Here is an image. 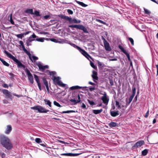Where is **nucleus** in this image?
Segmentation results:
<instances>
[{
  "label": "nucleus",
  "mask_w": 158,
  "mask_h": 158,
  "mask_svg": "<svg viewBox=\"0 0 158 158\" xmlns=\"http://www.w3.org/2000/svg\"><path fill=\"white\" fill-rule=\"evenodd\" d=\"M41 34H43L44 35H48L49 34L48 32H40Z\"/></svg>",
  "instance_id": "nucleus-55"
},
{
  "label": "nucleus",
  "mask_w": 158,
  "mask_h": 158,
  "mask_svg": "<svg viewBox=\"0 0 158 158\" xmlns=\"http://www.w3.org/2000/svg\"><path fill=\"white\" fill-rule=\"evenodd\" d=\"M51 40L55 43H58L59 39L57 40L55 39H51Z\"/></svg>",
  "instance_id": "nucleus-51"
},
{
  "label": "nucleus",
  "mask_w": 158,
  "mask_h": 158,
  "mask_svg": "<svg viewBox=\"0 0 158 158\" xmlns=\"http://www.w3.org/2000/svg\"><path fill=\"white\" fill-rule=\"evenodd\" d=\"M44 40V38H36L35 40L38 42H43Z\"/></svg>",
  "instance_id": "nucleus-34"
},
{
  "label": "nucleus",
  "mask_w": 158,
  "mask_h": 158,
  "mask_svg": "<svg viewBox=\"0 0 158 158\" xmlns=\"http://www.w3.org/2000/svg\"><path fill=\"white\" fill-rule=\"evenodd\" d=\"M0 155L2 158H4L6 156V154L3 152H0Z\"/></svg>",
  "instance_id": "nucleus-46"
},
{
  "label": "nucleus",
  "mask_w": 158,
  "mask_h": 158,
  "mask_svg": "<svg viewBox=\"0 0 158 158\" xmlns=\"http://www.w3.org/2000/svg\"><path fill=\"white\" fill-rule=\"evenodd\" d=\"M19 44L23 48V51L27 55H30V52L28 51L25 48L23 43V41L21 40L19 41Z\"/></svg>",
  "instance_id": "nucleus-10"
},
{
  "label": "nucleus",
  "mask_w": 158,
  "mask_h": 158,
  "mask_svg": "<svg viewBox=\"0 0 158 158\" xmlns=\"http://www.w3.org/2000/svg\"><path fill=\"white\" fill-rule=\"evenodd\" d=\"M90 58L89 57V59H88L90 61V64L91 66L93 68L95 69L96 68V67L94 65V63L92 62L90 60V59L93 60L91 57L90 56Z\"/></svg>",
  "instance_id": "nucleus-29"
},
{
  "label": "nucleus",
  "mask_w": 158,
  "mask_h": 158,
  "mask_svg": "<svg viewBox=\"0 0 158 158\" xmlns=\"http://www.w3.org/2000/svg\"><path fill=\"white\" fill-rule=\"evenodd\" d=\"M0 60L2 62L3 64L5 66H8L9 64L5 61L3 59L0 57Z\"/></svg>",
  "instance_id": "nucleus-28"
},
{
  "label": "nucleus",
  "mask_w": 158,
  "mask_h": 158,
  "mask_svg": "<svg viewBox=\"0 0 158 158\" xmlns=\"http://www.w3.org/2000/svg\"><path fill=\"white\" fill-rule=\"evenodd\" d=\"M81 107L84 109H86V105L83 103L81 105Z\"/></svg>",
  "instance_id": "nucleus-57"
},
{
  "label": "nucleus",
  "mask_w": 158,
  "mask_h": 158,
  "mask_svg": "<svg viewBox=\"0 0 158 158\" xmlns=\"http://www.w3.org/2000/svg\"><path fill=\"white\" fill-rule=\"evenodd\" d=\"M33 14H35L37 16H39L40 15L39 12L37 11H35Z\"/></svg>",
  "instance_id": "nucleus-48"
},
{
  "label": "nucleus",
  "mask_w": 158,
  "mask_h": 158,
  "mask_svg": "<svg viewBox=\"0 0 158 158\" xmlns=\"http://www.w3.org/2000/svg\"><path fill=\"white\" fill-rule=\"evenodd\" d=\"M3 93L8 98H10L11 96L10 94V92L7 90H3Z\"/></svg>",
  "instance_id": "nucleus-15"
},
{
  "label": "nucleus",
  "mask_w": 158,
  "mask_h": 158,
  "mask_svg": "<svg viewBox=\"0 0 158 158\" xmlns=\"http://www.w3.org/2000/svg\"><path fill=\"white\" fill-rule=\"evenodd\" d=\"M8 74L11 77H12L14 75L12 73H8Z\"/></svg>",
  "instance_id": "nucleus-62"
},
{
  "label": "nucleus",
  "mask_w": 158,
  "mask_h": 158,
  "mask_svg": "<svg viewBox=\"0 0 158 158\" xmlns=\"http://www.w3.org/2000/svg\"><path fill=\"white\" fill-rule=\"evenodd\" d=\"M75 111L73 110H67L66 111H63L62 112H61V114H64V113H73L75 112Z\"/></svg>",
  "instance_id": "nucleus-33"
},
{
  "label": "nucleus",
  "mask_w": 158,
  "mask_h": 158,
  "mask_svg": "<svg viewBox=\"0 0 158 158\" xmlns=\"http://www.w3.org/2000/svg\"><path fill=\"white\" fill-rule=\"evenodd\" d=\"M148 152V150L147 149H145L142 152V154L143 156H146Z\"/></svg>",
  "instance_id": "nucleus-30"
},
{
  "label": "nucleus",
  "mask_w": 158,
  "mask_h": 158,
  "mask_svg": "<svg viewBox=\"0 0 158 158\" xmlns=\"http://www.w3.org/2000/svg\"><path fill=\"white\" fill-rule=\"evenodd\" d=\"M34 76L35 79L36 81L37 84L38 83H40L38 76L36 75H34Z\"/></svg>",
  "instance_id": "nucleus-37"
},
{
  "label": "nucleus",
  "mask_w": 158,
  "mask_h": 158,
  "mask_svg": "<svg viewBox=\"0 0 158 158\" xmlns=\"http://www.w3.org/2000/svg\"><path fill=\"white\" fill-rule=\"evenodd\" d=\"M38 66L39 69L42 70V71H43L44 70L48 68V66L47 65L43 66L41 64H39Z\"/></svg>",
  "instance_id": "nucleus-18"
},
{
  "label": "nucleus",
  "mask_w": 158,
  "mask_h": 158,
  "mask_svg": "<svg viewBox=\"0 0 158 158\" xmlns=\"http://www.w3.org/2000/svg\"><path fill=\"white\" fill-rule=\"evenodd\" d=\"M144 10L145 13L146 14H149L150 13V11L148 10H147V9L144 8Z\"/></svg>",
  "instance_id": "nucleus-45"
},
{
  "label": "nucleus",
  "mask_w": 158,
  "mask_h": 158,
  "mask_svg": "<svg viewBox=\"0 0 158 158\" xmlns=\"http://www.w3.org/2000/svg\"><path fill=\"white\" fill-rule=\"evenodd\" d=\"M31 109L37 110L39 113H46L49 111L48 110H46L44 107L40 106H37L31 107Z\"/></svg>",
  "instance_id": "nucleus-5"
},
{
  "label": "nucleus",
  "mask_w": 158,
  "mask_h": 158,
  "mask_svg": "<svg viewBox=\"0 0 158 158\" xmlns=\"http://www.w3.org/2000/svg\"><path fill=\"white\" fill-rule=\"evenodd\" d=\"M98 64L99 66H102V63L100 61H98Z\"/></svg>",
  "instance_id": "nucleus-64"
},
{
  "label": "nucleus",
  "mask_w": 158,
  "mask_h": 158,
  "mask_svg": "<svg viewBox=\"0 0 158 158\" xmlns=\"http://www.w3.org/2000/svg\"><path fill=\"white\" fill-rule=\"evenodd\" d=\"M115 105L117 107L118 109H121V107L120 105L119 104V102L117 101H115Z\"/></svg>",
  "instance_id": "nucleus-41"
},
{
  "label": "nucleus",
  "mask_w": 158,
  "mask_h": 158,
  "mask_svg": "<svg viewBox=\"0 0 158 158\" xmlns=\"http://www.w3.org/2000/svg\"><path fill=\"white\" fill-rule=\"evenodd\" d=\"M46 89H47V92H48V93L49 94V88L48 87V86H46Z\"/></svg>",
  "instance_id": "nucleus-63"
},
{
  "label": "nucleus",
  "mask_w": 158,
  "mask_h": 158,
  "mask_svg": "<svg viewBox=\"0 0 158 158\" xmlns=\"http://www.w3.org/2000/svg\"><path fill=\"white\" fill-rule=\"evenodd\" d=\"M25 71L26 72L28 76V79L30 82L31 83H33L34 81L32 75L30 71L27 69H25Z\"/></svg>",
  "instance_id": "nucleus-7"
},
{
  "label": "nucleus",
  "mask_w": 158,
  "mask_h": 158,
  "mask_svg": "<svg viewBox=\"0 0 158 158\" xmlns=\"http://www.w3.org/2000/svg\"><path fill=\"white\" fill-rule=\"evenodd\" d=\"M133 98L130 96L129 98V102H128V103L127 105H129L131 102L132 101Z\"/></svg>",
  "instance_id": "nucleus-53"
},
{
  "label": "nucleus",
  "mask_w": 158,
  "mask_h": 158,
  "mask_svg": "<svg viewBox=\"0 0 158 158\" xmlns=\"http://www.w3.org/2000/svg\"><path fill=\"white\" fill-rule=\"evenodd\" d=\"M81 22V21L80 20H77L76 19H73L72 23H79Z\"/></svg>",
  "instance_id": "nucleus-36"
},
{
  "label": "nucleus",
  "mask_w": 158,
  "mask_h": 158,
  "mask_svg": "<svg viewBox=\"0 0 158 158\" xmlns=\"http://www.w3.org/2000/svg\"><path fill=\"white\" fill-rule=\"evenodd\" d=\"M87 101L90 105L93 106L95 105V103L94 101H90L89 99L87 100Z\"/></svg>",
  "instance_id": "nucleus-43"
},
{
  "label": "nucleus",
  "mask_w": 158,
  "mask_h": 158,
  "mask_svg": "<svg viewBox=\"0 0 158 158\" xmlns=\"http://www.w3.org/2000/svg\"><path fill=\"white\" fill-rule=\"evenodd\" d=\"M29 56V57L30 60L33 62V61L34 62L35 60H37L38 59V58L35 56H31V54L30 55H28Z\"/></svg>",
  "instance_id": "nucleus-20"
},
{
  "label": "nucleus",
  "mask_w": 158,
  "mask_h": 158,
  "mask_svg": "<svg viewBox=\"0 0 158 158\" xmlns=\"http://www.w3.org/2000/svg\"><path fill=\"white\" fill-rule=\"evenodd\" d=\"M101 99L103 101V102L107 105L108 104L109 101V99L107 97L106 94V92H104L103 95L101 97Z\"/></svg>",
  "instance_id": "nucleus-6"
},
{
  "label": "nucleus",
  "mask_w": 158,
  "mask_h": 158,
  "mask_svg": "<svg viewBox=\"0 0 158 158\" xmlns=\"http://www.w3.org/2000/svg\"><path fill=\"white\" fill-rule=\"evenodd\" d=\"M35 141L37 143H41L42 141L39 138H37L35 139Z\"/></svg>",
  "instance_id": "nucleus-39"
},
{
  "label": "nucleus",
  "mask_w": 158,
  "mask_h": 158,
  "mask_svg": "<svg viewBox=\"0 0 158 158\" xmlns=\"http://www.w3.org/2000/svg\"><path fill=\"white\" fill-rule=\"evenodd\" d=\"M37 84H38V86L39 89L40 90V91H41V84H40V83H38Z\"/></svg>",
  "instance_id": "nucleus-61"
},
{
  "label": "nucleus",
  "mask_w": 158,
  "mask_h": 158,
  "mask_svg": "<svg viewBox=\"0 0 158 158\" xmlns=\"http://www.w3.org/2000/svg\"><path fill=\"white\" fill-rule=\"evenodd\" d=\"M75 1L78 4L83 7H85L88 6L87 5H86L83 2L80 1H78L77 0H75Z\"/></svg>",
  "instance_id": "nucleus-23"
},
{
  "label": "nucleus",
  "mask_w": 158,
  "mask_h": 158,
  "mask_svg": "<svg viewBox=\"0 0 158 158\" xmlns=\"http://www.w3.org/2000/svg\"><path fill=\"white\" fill-rule=\"evenodd\" d=\"M68 44H69L74 48H77L84 56H85L87 59H89V57L90 58V55L85 50L82 49L76 45L75 44L71 43L70 41H69Z\"/></svg>",
  "instance_id": "nucleus-3"
},
{
  "label": "nucleus",
  "mask_w": 158,
  "mask_h": 158,
  "mask_svg": "<svg viewBox=\"0 0 158 158\" xmlns=\"http://www.w3.org/2000/svg\"><path fill=\"white\" fill-rule=\"evenodd\" d=\"M12 130V127L11 125L7 126L5 133L6 134H9Z\"/></svg>",
  "instance_id": "nucleus-14"
},
{
  "label": "nucleus",
  "mask_w": 158,
  "mask_h": 158,
  "mask_svg": "<svg viewBox=\"0 0 158 158\" xmlns=\"http://www.w3.org/2000/svg\"><path fill=\"white\" fill-rule=\"evenodd\" d=\"M95 89V88L94 87H91L89 88V89L90 91H92L94 90Z\"/></svg>",
  "instance_id": "nucleus-59"
},
{
  "label": "nucleus",
  "mask_w": 158,
  "mask_h": 158,
  "mask_svg": "<svg viewBox=\"0 0 158 158\" xmlns=\"http://www.w3.org/2000/svg\"><path fill=\"white\" fill-rule=\"evenodd\" d=\"M117 124L116 123L112 122L109 124V126L110 127H114L116 126Z\"/></svg>",
  "instance_id": "nucleus-31"
},
{
  "label": "nucleus",
  "mask_w": 158,
  "mask_h": 158,
  "mask_svg": "<svg viewBox=\"0 0 158 158\" xmlns=\"http://www.w3.org/2000/svg\"><path fill=\"white\" fill-rule=\"evenodd\" d=\"M80 25H70L69 26V27H74L79 29Z\"/></svg>",
  "instance_id": "nucleus-32"
},
{
  "label": "nucleus",
  "mask_w": 158,
  "mask_h": 158,
  "mask_svg": "<svg viewBox=\"0 0 158 158\" xmlns=\"http://www.w3.org/2000/svg\"><path fill=\"white\" fill-rule=\"evenodd\" d=\"M144 144L143 140H140L137 142L133 146V147L138 148Z\"/></svg>",
  "instance_id": "nucleus-8"
},
{
  "label": "nucleus",
  "mask_w": 158,
  "mask_h": 158,
  "mask_svg": "<svg viewBox=\"0 0 158 158\" xmlns=\"http://www.w3.org/2000/svg\"><path fill=\"white\" fill-rule=\"evenodd\" d=\"M149 110H148L144 116L146 118L148 117V115H149Z\"/></svg>",
  "instance_id": "nucleus-56"
},
{
  "label": "nucleus",
  "mask_w": 158,
  "mask_h": 158,
  "mask_svg": "<svg viewBox=\"0 0 158 158\" xmlns=\"http://www.w3.org/2000/svg\"><path fill=\"white\" fill-rule=\"evenodd\" d=\"M129 41L131 42V44L133 45H134V40L133 39L131 38H129Z\"/></svg>",
  "instance_id": "nucleus-50"
},
{
  "label": "nucleus",
  "mask_w": 158,
  "mask_h": 158,
  "mask_svg": "<svg viewBox=\"0 0 158 158\" xmlns=\"http://www.w3.org/2000/svg\"><path fill=\"white\" fill-rule=\"evenodd\" d=\"M104 44L105 49L108 51H110L111 49L110 46L109 44L108 43L105 39H104Z\"/></svg>",
  "instance_id": "nucleus-9"
},
{
  "label": "nucleus",
  "mask_w": 158,
  "mask_h": 158,
  "mask_svg": "<svg viewBox=\"0 0 158 158\" xmlns=\"http://www.w3.org/2000/svg\"><path fill=\"white\" fill-rule=\"evenodd\" d=\"M43 80L44 83V84L45 85V86H48V84L46 79L45 78H43Z\"/></svg>",
  "instance_id": "nucleus-40"
},
{
  "label": "nucleus",
  "mask_w": 158,
  "mask_h": 158,
  "mask_svg": "<svg viewBox=\"0 0 158 158\" xmlns=\"http://www.w3.org/2000/svg\"><path fill=\"white\" fill-rule=\"evenodd\" d=\"M81 153L74 154L72 153H63L61 154V156H74L79 155Z\"/></svg>",
  "instance_id": "nucleus-13"
},
{
  "label": "nucleus",
  "mask_w": 158,
  "mask_h": 158,
  "mask_svg": "<svg viewBox=\"0 0 158 158\" xmlns=\"http://www.w3.org/2000/svg\"><path fill=\"white\" fill-rule=\"evenodd\" d=\"M10 23L14 25L15 24H14V22L13 21L12 19V14L10 15Z\"/></svg>",
  "instance_id": "nucleus-47"
},
{
  "label": "nucleus",
  "mask_w": 158,
  "mask_h": 158,
  "mask_svg": "<svg viewBox=\"0 0 158 158\" xmlns=\"http://www.w3.org/2000/svg\"><path fill=\"white\" fill-rule=\"evenodd\" d=\"M136 92V89L135 88H132V93L135 94Z\"/></svg>",
  "instance_id": "nucleus-60"
},
{
  "label": "nucleus",
  "mask_w": 158,
  "mask_h": 158,
  "mask_svg": "<svg viewBox=\"0 0 158 158\" xmlns=\"http://www.w3.org/2000/svg\"><path fill=\"white\" fill-rule=\"evenodd\" d=\"M24 35V34H23V33H21L20 34H19L16 35V36L19 38H20L21 39H22V38L23 37Z\"/></svg>",
  "instance_id": "nucleus-38"
},
{
  "label": "nucleus",
  "mask_w": 158,
  "mask_h": 158,
  "mask_svg": "<svg viewBox=\"0 0 158 158\" xmlns=\"http://www.w3.org/2000/svg\"><path fill=\"white\" fill-rule=\"evenodd\" d=\"M118 48L126 55L127 54H128L126 50L124 49L123 48L121 45H119L118 46Z\"/></svg>",
  "instance_id": "nucleus-25"
},
{
  "label": "nucleus",
  "mask_w": 158,
  "mask_h": 158,
  "mask_svg": "<svg viewBox=\"0 0 158 158\" xmlns=\"http://www.w3.org/2000/svg\"><path fill=\"white\" fill-rule=\"evenodd\" d=\"M96 21L101 23H102V24H106V23L103 21H102L101 20H100V19H96Z\"/></svg>",
  "instance_id": "nucleus-44"
},
{
  "label": "nucleus",
  "mask_w": 158,
  "mask_h": 158,
  "mask_svg": "<svg viewBox=\"0 0 158 158\" xmlns=\"http://www.w3.org/2000/svg\"><path fill=\"white\" fill-rule=\"evenodd\" d=\"M79 29L83 30V31L85 33H88V31L86 28L82 25H80Z\"/></svg>",
  "instance_id": "nucleus-19"
},
{
  "label": "nucleus",
  "mask_w": 158,
  "mask_h": 158,
  "mask_svg": "<svg viewBox=\"0 0 158 158\" xmlns=\"http://www.w3.org/2000/svg\"><path fill=\"white\" fill-rule=\"evenodd\" d=\"M86 87H82L78 85L73 86L70 88V89L71 90H73L75 89H81L82 88H86Z\"/></svg>",
  "instance_id": "nucleus-21"
},
{
  "label": "nucleus",
  "mask_w": 158,
  "mask_h": 158,
  "mask_svg": "<svg viewBox=\"0 0 158 158\" xmlns=\"http://www.w3.org/2000/svg\"><path fill=\"white\" fill-rule=\"evenodd\" d=\"M53 103L55 105L58 107H61V106L57 102H56V101H54L53 102Z\"/></svg>",
  "instance_id": "nucleus-42"
},
{
  "label": "nucleus",
  "mask_w": 158,
  "mask_h": 158,
  "mask_svg": "<svg viewBox=\"0 0 158 158\" xmlns=\"http://www.w3.org/2000/svg\"><path fill=\"white\" fill-rule=\"evenodd\" d=\"M43 18L44 19H47L50 18V16L49 15H46L44 16Z\"/></svg>",
  "instance_id": "nucleus-54"
},
{
  "label": "nucleus",
  "mask_w": 158,
  "mask_h": 158,
  "mask_svg": "<svg viewBox=\"0 0 158 158\" xmlns=\"http://www.w3.org/2000/svg\"><path fill=\"white\" fill-rule=\"evenodd\" d=\"M67 12L69 14L72 15L73 14V11L70 9L67 10Z\"/></svg>",
  "instance_id": "nucleus-52"
},
{
  "label": "nucleus",
  "mask_w": 158,
  "mask_h": 158,
  "mask_svg": "<svg viewBox=\"0 0 158 158\" xmlns=\"http://www.w3.org/2000/svg\"><path fill=\"white\" fill-rule=\"evenodd\" d=\"M60 78L59 77H54L52 79L55 85L57 84L62 87H64L66 86V85L60 81Z\"/></svg>",
  "instance_id": "nucleus-4"
},
{
  "label": "nucleus",
  "mask_w": 158,
  "mask_h": 158,
  "mask_svg": "<svg viewBox=\"0 0 158 158\" xmlns=\"http://www.w3.org/2000/svg\"><path fill=\"white\" fill-rule=\"evenodd\" d=\"M77 98L78 99V100H76L75 99H71L70 101L71 102L73 103L74 105L80 102L81 101V98L79 94L78 95Z\"/></svg>",
  "instance_id": "nucleus-12"
},
{
  "label": "nucleus",
  "mask_w": 158,
  "mask_h": 158,
  "mask_svg": "<svg viewBox=\"0 0 158 158\" xmlns=\"http://www.w3.org/2000/svg\"><path fill=\"white\" fill-rule=\"evenodd\" d=\"M92 77L93 78L94 81L96 82V81L98 79V77L97 76V73L94 70L93 71V74L92 75Z\"/></svg>",
  "instance_id": "nucleus-11"
},
{
  "label": "nucleus",
  "mask_w": 158,
  "mask_h": 158,
  "mask_svg": "<svg viewBox=\"0 0 158 158\" xmlns=\"http://www.w3.org/2000/svg\"><path fill=\"white\" fill-rule=\"evenodd\" d=\"M118 112V111H111V115L113 117H115L119 114Z\"/></svg>",
  "instance_id": "nucleus-22"
},
{
  "label": "nucleus",
  "mask_w": 158,
  "mask_h": 158,
  "mask_svg": "<svg viewBox=\"0 0 158 158\" xmlns=\"http://www.w3.org/2000/svg\"><path fill=\"white\" fill-rule=\"evenodd\" d=\"M25 12L31 14H33V10L32 9H27L26 10Z\"/></svg>",
  "instance_id": "nucleus-35"
},
{
  "label": "nucleus",
  "mask_w": 158,
  "mask_h": 158,
  "mask_svg": "<svg viewBox=\"0 0 158 158\" xmlns=\"http://www.w3.org/2000/svg\"><path fill=\"white\" fill-rule=\"evenodd\" d=\"M31 42L30 41L28 40H26V44L27 46L31 45Z\"/></svg>",
  "instance_id": "nucleus-49"
},
{
  "label": "nucleus",
  "mask_w": 158,
  "mask_h": 158,
  "mask_svg": "<svg viewBox=\"0 0 158 158\" xmlns=\"http://www.w3.org/2000/svg\"><path fill=\"white\" fill-rule=\"evenodd\" d=\"M69 41L68 40H66V39H59V41L58 42L59 43L61 44H63L64 43H66V44H68L69 42Z\"/></svg>",
  "instance_id": "nucleus-17"
},
{
  "label": "nucleus",
  "mask_w": 158,
  "mask_h": 158,
  "mask_svg": "<svg viewBox=\"0 0 158 158\" xmlns=\"http://www.w3.org/2000/svg\"><path fill=\"white\" fill-rule=\"evenodd\" d=\"M118 48L126 55L127 54H128L126 50L124 49L123 48L121 45H119L118 46Z\"/></svg>",
  "instance_id": "nucleus-26"
},
{
  "label": "nucleus",
  "mask_w": 158,
  "mask_h": 158,
  "mask_svg": "<svg viewBox=\"0 0 158 158\" xmlns=\"http://www.w3.org/2000/svg\"><path fill=\"white\" fill-rule=\"evenodd\" d=\"M45 103L46 105H47L49 106L50 107H52L51 102L49 100L47 99H44V100Z\"/></svg>",
  "instance_id": "nucleus-27"
},
{
  "label": "nucleus",
  "mask_w": 158,
  "mask_h": 158,
  "mask_svg": "<svg viewBox=\"0 0 158 158\" xmlns=\"http://www.w3.org/2000/svg\"><path fill=\"white\" fill-rule=\"evenodd\" d=\"M2 86L3 87H4V88H6L8 87V86L5 83L3 84Z\"/></svg>",
  "instance_id": "nucleus-58"
},
{
  "label": "nucleus",
  "mask_w": 158,
  "mask_h": 158,
  "mask_svg": "<svg viewBox=\"0 0 158 158\" xmlns=\"http://www.w3.org/2000/svg\"><path fill=\"white\" fill-rule=\"evenodd\" d=\"M102 111L103 110L102 109L98 110H93V112L95 114H97L101 113Z\"/></svg>",
  "instance_id": "nucleus-24"
},
{
  "label": "nucleus",
  "mask_w": 158,
  "mask_h": 158,
  "mask_svg": "<svg viewBox=\"0 0 158 158\" xmlns=\"http://www.w3.org/2000/svg\"><path fill=\"white\" fill-rule=\"evenodd\" d=\"M37 36L35 35V34L33 33V34L28 39V40L30 41L31 42L33 41L34 40H35L34 39V38H36Z\"/></svg>",
  "instance_id": "nucleus-16"
},
{
  "label": "nucleus",
  "mask_w": 158,
  "mask_h": 158,
  "mask_svg": "<svg viewBox=\"0 0 158 158\" xmlns=\"http://www.w3.org/2000/svg\"><path fill=\"white\" fill-rule=\"evenodd\" d=\"M0 141L1 144L7 149L10 150L12 148V144L7 137L3 135H1Z\"/></svg>",
  "instance_id": "nucleus-1"
},
{
  "label": "nucleus",
  "mask_w": 158,
  "mask_h": 158,
  "mask_svg": "<svg viewBox=\"0 0 158 158\" xmlns=\"http://www.w3.org/2000/svg\"><path fill=\"white\" fill-rule=\"evenodd\" d=\"M4 52L8 57L12 59L15 62L18 67L20 68H25V65L23 64L19 60L15 58L10 53L5 50L4 51Z\"/></svg>",
  "instance_id": "nucleus-2"
}]
</instances>
